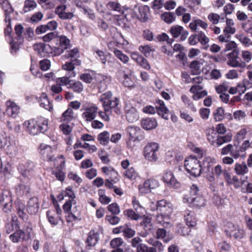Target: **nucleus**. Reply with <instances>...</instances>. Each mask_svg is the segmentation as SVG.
I'll return each instance as SVG.
<instances>
[{
	"label": "nucleus",
	"mask_w": 252,
	"mask_h": 252,
	"mask_svg": "<svg viewBox=\"0 0 252 252\" xmlns=\"http://www.w3.org/2000/svg\"><path fill=\"white\" fill-rule=\"evenodd\" d=\"M23 126L30 134L37 135L47 130L48 120L44 117H38L25 121L23 123Z\"/></svg>",
	"instance_id": "obj_1"
},
{
	"label": "nucleus",
	"mask_w": 252,
	"mask_h": 252,
	"mask_svg": "<svg viewBox=\"0 0 252 252\" xmlns=\"http://www.w3.org/2000/svg\"><path fill=\"white\" fill-rule=\"evenodd\" d=\"M185 167L187 172L193 177H199L201 175V162L194 156H190L185 160Z\"/></svg>",
	"instance_id": "obj_2"
},
{
	"label": "nucleus",
	"mask_w": 252,
	"mask_h": 252,
	"mask_svg": "<svg viewBox=\"0 0 252 252\" xmlns=\"http://www.w3.org/2000/svg\"><path fill=\"white\" fill-rule=\"evenodd\" d=\"M159 145L155 142L149 143L145 146L143 151V156L148 161L156 162L159 155Z\"/></svg>",
	"instance_id": "obj_3"
},
{
	"label": "nucleus",
	"mask_w": 252,
	"mask_h": 252,
	"mask_svg": "<svg viewBox=\"0 0 252 252\" xmlns=\"http://www.w3.org/2000/svg\"><path fill=\"white\" fill-rule=\"evenodd\" d=\"M159 186L160 184L157 180L148 179L146 180L143 184L139 185L138 189L141 194H146L153 192Z\"/></svg>",
	"instance_id": "obj_4"
},
{
	"label": "nucleus",
	"mask_w": 252,
	"mask_h": 252,
	"mask_svg": "<svg viewBox=\"0 0 252 252\" xmlns=\"http://www.w3.org/2000/svg\"><path fill=\"white\" fill-rule=\"evenodd\" d=\"M229 173L225 169L223 168L220 164L215 166L212 172H210L209 174L206 175L207 179L212 183H215L216 179L219 180L220 176L222 175L225 180Z\"/></svg>",
	"instance_id": "obj_5"
},
{
	"label": "nucleus",
	"mask_w": 252,
	"mask_h": 252,
	"mask_svg": "<svg viewBox=\"0 0 252 252\" xmlns=\"http://www.w3.org/2000/svg\"><path fill=\"white\" fill-rule=\"evenodd\" d=\"M157 209L161 214L165 215V219L169 220V217L173 212V205L166 200H161L158 202Z\"/></svg>",
	"instance_id": "obj_6"
},
{
	"label": "nucleus",
	"mask_w": 252,
	"mask_h": 252,
	"mask_svg": "<svg viewBox=\"0 0 252 252\" xmlns=\"http://www.w3.org/2000/svg\"><path fill=\"white\" fill-rule=\"evenodd\" d=\"M38 151L44 160L52 161L55 159L53 149L50 146L41 144L38 148Z\"/></svg>",
	"instance_id": "obj_7"
},
{
	"label": "nucleus",
	"mask_w": 252,
	"mask_h": 252,
	"mask_svg": "<svg viewBox=\"0 0 252 252\" xmlns=\"http://www.w3.org/2000/svg\"><path fill=\"white\" fill-rule=\"evenodd\" d=\"M225 231L228 235L236 239H241L244 236V230L232 223H227Z\"/></svg>",
	"instance_id": "obj_8"
},
{
	"label": "nucleus",
	"mask_w": 252,
	"mask_h": 252,
	"mask_svg": "<svg viewBox=\"0 0 252 252\" xmlns=\"http://www.w3.org/2000/svg\"><path fill=\"white\" fill-rule=\"evenodd\" d=\"M183 200L189 206L196 209L204 207L206 204L205 199L202 195H197L195 197L190 198H183Z\"/></svg>",
	"instance_id": "obj_9"
},
{
	"label": "nucleus",
	"mask_w": 252,
	"mask_h": 252,
	"mask_svg": "<svg viewBox=\"0 0 252 252\" xmlns=\"http://www.w3.org/2000/svg\"><path fill=\"white\" fill-rule=\"evenodd\" d=\"M162 180L168 186L174 189H178L180 187V183L175 178L172 172L170 170H166L164 172Z\"/></svg>",
	"instance_id": "obj_10"
},
{
	"label": "nucleus",
	"mask_w": 252,
	"mask_h": 252,
	"mask_svg": "<svg viewBox=\"0 0 252 252\" xmlns=\"http://www.w3.org/2000/svg\"><path fill=\"white\" fill-rule=\"evenodd\" d=\"M98 108L94 105L85 106L82 114V118L87 122H91L95 119Z\"/></svg>",
	"instance_id": "obj_11"
},
{
	"label": "nucleus",
	"mask_w": 252,
	"mask_h": 252,
	"mask_svg": "<svg viewBox=\"0 0 252 252\" xmlns=\"http://www.w3.org/2000/svg\"><path fill=\"white\" fill-rule=\"evenodd\" d=\"M125 112L126 119L130 123H134L139 119L138 112L134 107L129 104L126 105Z\"/></svg>",
	"instance_id": "obj_12"
},
{
	"label": "nucleus",
	"mask_w": 252,
	"mask_h": 252,
	"mask_svg": "<svg viewBox=\"0 0 252 252\" xmlns=\"http://www.w3.org/2000/svg\"><path fill=\"white\" fill-rule=\"evenodd\" d=\"M170 32L174 38H177L181 35L180 39L182 41L186 40L189 35V32L184 30L183 27L179 25L172 26L170 30Z\"/></svg>",
	"instance_id": "obj_13"
},
{
	"label": "nucleus",
	"mask_w": 252,
	"mask_h": 252,
	"mask_svg": "<svg viewBox=\"0 0 252 252\" xmlns=\"http://www.w3.org/2000/svg\"><path fill=\"white\" fill-rule=\"evenodd\" d=\"M215 162V159L209 156L205 157L201 163V173L204 172L206 176L209 174L213 169V164Z\"/></svg>",
	"instance_id": "obj_14"
},
{
	"label": "nucleus",
	"mask_w": 252,
	"mask_h": 252,
	"mask_svg": "<svg viewBox=\"0 0 252 252\" xmlns=\"http://www.w3.org/2000/svg\"><path fill=\"white\" fill-rule=\"evenodd\" d=\"M238 50H234L227 54L228 60L227 64L230 66L232 67H242L244 66L243 63H240L238 61Z\"/></svg>",
	"instance_id": "obj_15"
},
{
	"label": "nucleus",
	"mask_w": 252,
	"mask_h": 252,
	"mask_svg": "<svg viewBox=\"0 0 252 252\" xmlns=\"http://www.w3.org/2000/svg\"><path fill=\"white\" fill-rule=\"evenodd\" d=\"M203 86L200 85H195L191 86L190 89V92L193 94L192 98L194 100H198L208 94L207 92L203 90Z\"/></svg>",
	"instance_id": "obj_16"
},
{
	"label": "nucleus",
	"mask_w": 252,
	"mask_h": 252,
	"mask_svg": "<svg viewBox=\"0 0 252 252\" xmlns=\"http://www.w3.org/2000/svg\"><path fill=\"white\" fill-rule=\"evenodd\" d=\"M101 171L114 183H116L120 180L118 173L112 167L104 166L101 168Z\"/></svg>",
	"instance_id": "obj_17"
},
{
	"label": "nucleus",
	"mask_w": 252,
	"mask_h": 252,
	"mask_svg": "<svg viewBox=\"0 0 252 252\" xmlns=\"http://www.w3.org/2000/svg\"><path fill=\"white\" fill-rule=\"evenodd\" d=\"M65 212H70L80 218V212L76 205L75 199L66 201L63 206Z\"/></svg>",
	"instance_id": "obj_18"
},
{
	"label": "nucleus",
	"mask_w": 252,
	"mask_h": 252,
	"mask_svg": "<svg viewBox=\"0 0 252 252\" xmlns=\"http://www.w3.org/2000/svg\"><path fill=\"white\" fill-rule=\"evenodd\" d=\"M66 6L65 5H61L56 7L55 12L62 19H70L73 17V13L71 12H66Z\"/></svg>",
	"instance_id": "obj_19"
},
{
	"label": "nucleus",
	"mask_w": 252,
	"mask_h": 252,
	"mask_svg": "<svg viewBox=\"0 0 252 252\" xmlns=\"http://www.w3.org/2000/svg\"><path fill=\"white\" fill-rule=\"evenodd\" d=\"M64 57L66 59L71 58V61L74 62L76 65H80L81 63V61L78 59L80 57V54L79 50L77 48L66 51L64 55Z\"/></svg>",
	"instance_id": "obj_20"
},
{
	"label": "nucleus",
	"mask_w": 252,
	"mask_h": 252,
	"mask_svg": "<svg viewBox=\"0 0 252 252\" xmlns=\"http://www.w3.org/2000/svg\"><path fill=\"white\" fill-rule=\"evenodd\" d=\"M142 127L146 130L155 129L158 126L156 120L153 118H146L141 121Z\"/></svg>",
	"instance_id": "obj_21"
},
{
	"label": "nucleus",
	"mask_w": 252,
	"mask_h": 252,
	"mask_svg": "<svg viewBox=\"0 0 252 252\" xmlns=\"http://www.w3.org/2000/svg\"><path fill=\"white\" fill-rule=\"evenodd\" d=\"M156 110L158 114L165 120L168 119L169 110L165 106L164 102L161 100L157 101Z\"/></svg>",
	"instance_id": "obj_22"
},
{
	"label": "nucleus",
	"mask_w": 252,
	"mask_h": 252,
	"mask_svg": "<svg viewBox=\"0 0 252 252\" xmlns=\"http://www.w3.org/2000/svg\"><path fill=\"white\" fill-rule=\"evenodd\" d=\"M0 203L3 206L4 211L7 213L12 208V198L10 195L0 194Z\"/></svg>",
	"instance_id": "obj_23"
},
{
	"label": "nucleus",
	"mask_w": 252,
	"mask_h": 252,
	"mask_svg": "<svg viewBox=\"0 0 252 252\" xmlns=\"http://www.w3.org/2000/svg\"><path fill=\"white\" fill-rule=\"evenodd\" d=\"M225 180L228 185H233L236 189L240 188L242 185H244L246 182L245 180H241L239 179L236 176L231 177L229 173Z\"/></svg>",
	"instance_id": "obj_24"
},
{
	"label": "nucleus",
	"mask_w": 252,
	"mask_h": 252,
	"mask_svg": "<svg viewBox=\"0 0 252 252\" xmlns=\"http://www.w3.org/2000/svg\"><path fill=\"white\" fill-rule=\"evenodd\" d=\"M138 9L139 14L137 15L138 18L142 22H146L148 20L149 17L150 8L147 5L139 6L137 7L135 6L134 9Z\"/></svg>",
	"instance_id": "obj_25"
},
{
	"label": "nucleus",
	"mask_w": 252,
	"mask_h": 252,
	"mask_svg": "<svg viewBox=\"0 0 252 252\" xmlns=\"http://www.w3.org/2000/svg\"><path fill=\"white\" fill-rule=\"evenodd\" d=\"M75 118L74 113L71 108H68L60 117V122L68 123Z\"/></svg>",
	"instance_id": "obj_26"
},
{
	"label": "nucleus",
	"mask_w": 252,
	"mask_h": 252,
	"mask_svg": "<svg viewBox=\"0 0 252 252\" xmlns=\"http://www.w3.org/2000/svg\"><path fill=\"white\" fill-rule=\"evenodd\" d=\"M95 81H96L97 87L100 90H104L106 88L107 83L109 80V79L102 74H97L94 77Z\"/></svg>",
	"instance_id": "obj_27"
},
{
	"label": "nucleus",
	"mask_w": 252,
	"mask_h": 252,
	"mask_svg": "<svg viewBox=\"0 0 252 252\" xmlns=\"http://www.w3.org/2000/svg\"><path fill=\"white\" fill-rule=\"evenodd\" d=\"M39 208L38 199L32 197L30 199L28 203L27 210L31 214H35L38 212Z\"/></svg>",
	"instance_id": "obj_28"
},
{
	"label": "nucleus",
	"mask_w": 252,
	"mask_h": 252,
	"mask_svg": "<svg viewBox=\"0 0 252 252\" xmlns=\"http://www.w3.org/2000/svg\"><path fill=\"white\" fill-rule=\"evenodd\" d=\"M234 170L236 174L239 176H244L249 172V169L245 162L235 163Z\"/></svg>",
	"instance_id": "obj_29"
},
{
	"label": "nucleus",
	"mask_w": 252,
	"mask_h": 252,
	"mask_svg": "<svg viewBox=\"0 0 252 252\" xmlns=\"http://www.w3.org/2000/svg\"><path fill=\"white\" fill-rule=\"evenodd\" d=\"M33 167V164L32 162H26L19 165L18 169L21 174L25 177L28 176L31 170H32Z\"/></svg>",
	"instance_id": "obj_30"
},
{
	"label": "nucleus",
	"mask_w": 252,
	"mask_h": 252,
	"mask_svg": "<svg viewBox=\"0 0 252 252\" xmlns=\"http://www.w3.org/2000/svg\"><path fill=\"white\" fill-rule=\"evenodd\" d=\"M184 218L187 225L189 227H193L196 224V220L194 213L189 210L184 212Z\"/></svg>",
	"instance_id": "obj_31"
},
{
	"label": "nucleus",
	"mask_w": 252,
	"mask_h": 252,
	"mask_svg": "<svg viewBox=\"0 0 252 252\" xmlns=\"http://www.w3.org/2000/svg\"><path fill=\"white\" fill-rule=\"evenodd\" d=\"M233 145L232 144H228L224 147L221 151V154L222 155H227L230 153L231 156L234 158L236 159L240 156L239 151L236 150L234 151L232 150Z\"/></svg>",
	"instance_id": "obj_32"
},
{
	"label": "nucleus",
	"mask_w": 252,
	"mask_h": 252,
	"mask_svg": "<svg viewBox=\"0 0 252 252\" xmlns=\"http://www.w3.org/2000/svg\"><path fill=\"white\" fill-rule=\"evenodd\" d=\"M119 101L116 98H114L113 99H110L109 103H107L108 110L105 111L107 113H111L112 110H113L116 113L119 114L120 113L121 110L118 107Z\"/></svg>",
	"instance_id": "obj_33"
},
{
	"label": "nucleus",
	"mask_w": 252,
	"mask_h": 252,
	"mask_svg": "<svg viewBox=\"0 0 252 252\" xmlns=\"http://www.w3.org/2000/svg\"><path fill=\"white\" fill-rule=\"evenodd\" d=\"M117 76L121 81H122L124 85L127 87H130L133 85V82L129 77V75L123 73L121 71H119Z\"/></svg>",
	"instance_id": "obj_34"
},
{
	"label": "nucleus",
	"mask_w": 252,
	"mask_h": 252,
	"mask_svg": "<svg viewBox=\"0 0 252 252\" xmlns=\"http://www.w3.org/2000/svg\"><path fill=\"white\" fill-rule=\"evenodd\" d=\"M236 32V28L233 21L230 19H227L226 26L223 30V33L233 34Z\"/></svg>",
	"instance_id": "obj_35"
},
{
	"label": "nucleus",
	"mask_w": 252,
	"mask_h": 252,
	"mask_svg": "<svg viewBox=\"0 0 252 252\" xmlns=\"http://www.w3.org/2000/svg\"><path fill=\"white\" fill-rule=\"evenodd\" d=\"M6 114L12 118L15 117V111H16V104L14 102L11 100H8L6 102Z\"/></svg>",
	"instance_id": "obj_36"
},
{
	"label": "nucleus",
	"mask_w": 252,
	"mask_h": 252,
	"mask_svg": "<svg viewBox=\"0 0 252 252\" xmlns=\"http://www.w3.org/2000/svg\"><path fill=\"white\" fill-rule=\"evenodd\" d=\"M204 62V60L201 59L200 61H194L190 63V68L193 74H196L200 72Z\"/></svg>",
	"instance_id": "obj_37"
},
{
	"label": "nucleus",
	"mask_w": 252,
	"mask_h": 252,
	"mask_svg": "<svg viewBox=\"0 0 252 252\" xmlns=\"http://www.w3.org/2000/svg\"><path fill=\"white\" fill-rule=\"evenodd\" d=\"M68 88L72 89L74 92L81 93L84 90L83 84L79 81H71Z\"/></svg>",
	"instance_id": "obj_38"
},
{
	"label": "nucleus",
	"mask_w": 252,
	"mask_h": 252,
	"mask_svg": "<svg viewBox=\"0 0 252 252\" xmlns=\"http://www.w3.org/2000/svg\"><path fill=\"white\" fill-rule=\"evenodd\" d=\"M112 96V94L110 91L107 92L100 95L99 100L102 102L104 111L108 110V106L107 105V103H109Z\"/></svg>",
	"instance_id": "obj_39"
},
{
	"label": "nucleus",
	"mask_w": 252,
	"mask_h": 252,
	"mask_svg": "<svg viewBox=\"0 0 252 252\" xmlns=\"http://www.w3.org/2000/svg\"><path fill=\"white\" fill-rule=\"evenodd\" d=\"M98 239V234L94 231H91L88 235V238L86 241L87 246L92 247L94 246Z\"/></svg>",
	"instance_id": "obj_40"
},
{
	"label": "nucleus",
	"mask_w": 252,
	"mask_h": 252,
	"mask_svg": "<svg viewBox=\"0 0 252 252\" xmlns=\"http://www.w3.org/2000/svg\"><path fill=\"white\" fill-rule=\"evenodd\" d=\"M25 209V204L21 201H19L17 205V214H18L20 218L23 220L28 219V215L24 211Z\"/></svg>",
	"instance_id": "obj_41"
},
{
	"label": "nucleus",
	"mask_w": 252,
	"mask_h": 252,
	"mask_svg": "<svg viewBox=\"0 0 252 252\" xmlns=\"http://www.w3.org/2000/svg\"><path fill=\"white\" fill-rule=\"evenodd\" d=\"M39 102L40 106L44 109L49 111H51L53 109V107L48 100L46 94H42V96L40 98Z\"/></svg>",
	"instance_id": "obj_42"
},
{
	"label": "nucleus",
	"mask_w": 252,
	"mask_h": 252,
	"mask_svg": "<svg viewBox=\"0 0 252 252\" xmlns=\"http://www.w3.org/2000/svg\"><path fill=\"white\" fill-rule=\"evenodd\" d=\"M127 130L131 140L135 141L138 139L140 132V128L138 126H130Z\"/></svg>",
	"instance_id": "obj_43"
},
{
	"label": "nucleus",
	"mask_w": 252,
	"mask_h": 252,
	"mask_svg": "<svg viewBox=\"0 0 252 252\" xmlns=\"http://www.w3.org/2000/svg\"><path fill=\"white\" fill-rule=\"evenodd\" d=\"M49 222L52 225H56L60 220V217L57 216L55 211H48L46 213Z\"/></svg>",
	"instance_id": "obj_44"
},
{
	"label": "nucleus",
	"mask_w": 252,
	"mask_h": 252,
	"mask_svg": "<svg viewBox=\"0 0 252 252\" xmlns=\"http://www.w3.org/2000/svg\"><path fill=\"white\" fill-rule=\"evenodd\" d=\"M124 214L130 219L135 220L141 219L144 216L137 212H135L132 209L126 210L124 211Z\"/></svg>",
	"instance_id": "obj_45"
},
{
	"label": "nucleus",
	"mask_w": 252,
	"mask_h": 252,
	"mask_svg": "<svg viewBox=\"0 0 252 252\" xmlns=\"http://www.w3.org/2000/svg\"><path fill=\"white\" fill-rule=\"evenodd\" d=\"M160 18L164 22L170 24L175 21L176 17L174 13L172 12H165L162 13Z\"/></svg>",
	"instance_id": "obj_46"
},
{
	"label": "nucleus",
	"mask_w": 252,
	"mask_h": 252,
	"mask_svg": "<svg viewBox=\"0 0 252 252\" xmlns=\"http://www.w3.org/2000/svg\"><path fill=\"white\" fill-rule=\"evenodd\" d=\"M97 139L101 145L106 146L109 143L110 134L108 131H104L98 134Z\"/></svg>",
	"instance_id": "obj_47"
},
{
	"label": "nucleus",
	"mask_w": 252,
	"mask_h": 252,
	"mask_svg": "<svg viewBox=\"0 0 252 252\" xmlns=\"http://www.w3.org/2000/svg\"><path fill=\"white\" fill-rule=\"evenodd\" d=\"M93 51L94 54H96L98 57L97 58H99V59L102 63L105 64L106 63L107 58L109 56V54H105L103 51L96 47L94 48Z\"/></svg>",
	"instance_id": "obj_48"
},
{
	"label": "nucleus",
	"mask_w": 252,
	"mask_h": 252,
	"mask_svg": "<svg viewBox=\"0 0 252 252\" xmlns=\"http://www.w3.org/2000/svg\"><path fill=\"white\" fill-rule=\"evenodd\" d=\"M2 8L5 11V21H8L9 22H10V19L9 16V14L13 12V9L12 8L11 5L8 1H4V3L2 4Z\"/></svg>",
	"instance_id": "obj_49"
},
{
	"label": "nucleus",
	"mask_w": 252,
	"mask_h": 252,
	"mask_svg": "<svg viewBox=\"0 0 252 252\" xmlns=\"http://www.w3.org/2000/svg\"><path fill=\"white\" fill-rule=\"evenodd\" d=\"M125 244L123 239L120 237L113 239L110 243L111 247L115 249L120 248V247L124 246Z\"/></svg>",
	"instance_id": "obj_50"
},
{
	"label": "nucleus",
	"mask_w": 252,
	"mask_h": 252,
	"mask_svg": "<svg viewBox=\"0 0 252 252\" xmlns=\"http://www.w3.org/2000/svg\"><path fill=\"white\" fill-rule=\"evenodd\" d=\"M132 205L135 211L144 216L146 212L145 209L140 204L139 202L135 197H133Z\"/></svg>",
	"instance_id": "obj_51"
},
{
	"label": "nucleus",
	"mask_w": 252,
	"mask_h": 252,
	"mask_svg": "<svg viewBox=\"0 0 252 252\" xmlns=\"http://www.w3.org/2000/svg\"><path fill=\"white\" fill-rule=\"evenodd\" d=\"M50 48V46L49 45H45L43 43L35 44L33 47L34 50L37 52V54L40 56H44L43 53L45 52L47 49Z\"/></svg>",
	"instance_id": "obj_52"
},
{
	"label": "nucleus",
	"mask_w": 252,
	"mask_h": 252,
	"mask_svg": "<svg viewBox=\"0 0 252 252\" xmlns=\"http://www.w3.org/2000/svg\"><path fill=\"white\" fill-rule=\"evenodd\" d=\"M251 85L249 81L247 79H245L242 83L238 85L237 87V92L240 94H243L245 92L246 90L251 87Z\"/></svg>",
	"instance_id": "obj_53"
},
{
	"label": "nucleus",
	"mask_w": 252,
	"mask_h": 252,
	"mask_svg": "<svg viewBox=\"0 0 252 252\" xmlns=\"http://www.w3.org/2000/svg\"><path fill=\"white\" fill-rule=\"evenodd\" d=\"M199 189L198 187L194 184L191 186L190 188V192L189 195H186L183 198H190L195 197L197 195H201L199 192Z\"/></svg>",
	"instance_id": "obj_54"
},
{
	"label": "nucleus",
	"mask_w": 252,
	"mask_h": 252,
	"mask_svg": "<svg viewBox=\"0 0 252 252\" xmlns=\"http://www.w3.org/2000/svg\"><path fill=\"white\" fill-rule=\"evenodd\" d=\"M236 38L245 46L249 47L251 39L243 34H237Z\"/></svg>",
	"instance_id": "obj_55"
},
{
	"label": "nucleus",
	"mask_w": 252,
	"mask_h": 252,
	"mask_svg": "<svg viewBox=\"0 0 252 252\" xmlns=\"http://www.w3.org/2000/svg\"><path fill=\"white\" fill-rule=\"evenodd\" d=\"M106 8L108 10L121 12V7L117 2L110 1L106 4Z\"/></svg>",
	"instance_id": "obj_56"
},
{
	"label": "nucleus",
	"mask_w": 252,
	"mask_h": 252,
	"mask_svg": "<svg viewBox=\"0 0 252 252\" xmlns=\"http://www.w3.org/2000/svg\"><path fill=\"white\" fill-rule=\"evenodd\" d=\"M36 3L33 0H27L25 2L24 11L25 12H28L33 10L36 7Z\"/></svg>",
	"instance_id": "obj_57"
},
{
	"label": "nucleus",
	"mask_w": 252,
	"mask_h": 252,
	"mask_svg": "<svg viewBox=\"0 0 252 252\" xmlns=\"http://www.w3.org/2000/svg\"><path fill=\"white\" fill-rule=\"evenodd\" d=\"M115 57L120 60L123 63L126 64L129 61V57L120 50L115 51L114 53Z\"/></svg>",
	"instance_id": "obj_58"
},
{
	"label": "nucleus",
	"mask_w": 252,
	"mask_h": 252,
	"mask_svg": "<svg viewBox=\"0 0 252 252\" xmlns=\"http://www.w3.org/2000/svg\"><path fill=\"white\" fill-rule=\"evenodd\" d=\"M62 197L60 199H63V196H67L69 198V200H72L75 199L76 197L74 191L70 187L66 188L65 190L62 191Z\"/></svg>",
	"instance_id": "obj_59"
},
{
	"label": "nucleus",
	"mask_w": 252,
	"mask_h": 252,
	"mask_svg": "<svg viewBox=\"0 0 252 252\" xmlns=\"http://www.w3.org/2000/svg\"><path fill=\"white\" fill-rule=\"evenodd\" d=\"M197 37L198 41L202 45L205 46L206 49L209 47L208 44L209 42V38L204 32H200L197 35Z\"/></svg>",
	"instance_id": "obj_60"
},
{
	"label": "nucleus",
	"mask_w": 252,
	"mask_h": 252,
	"mask_svg": "<svg viewBox=\"0 0 252 252\" xmlns=\"http://www.w3.org/2000/svg\"><path fill=\"white\" fill-rule=\"evenodd\" d=\"M70 40L65 36L62 35L60 36V46L64 50H66L70 47Z\"/></svg>",
	"instance_id": "obj_61"
},
{
	"label": "nucleus",
	"mask_w": 252,
	"mask_h": 252,
	"mask_svg": "<svg viewBox=\"0 0 252 252\" xmlns=\"http://www.w3.org/2000/svg\"><path fill=\"white\" fill-rule=\"evenodd\" d=\"M163 4L162 0H154L152 2V8L154 11L155 13L158 14L159 10L162 8Z\"/></svg>",
	"instance_id": "obj_62"
},
{
	"label": "nucleus",
	"mask_w": 252,
	"mask_h": 252,
	"mask_svg": "<svg viewBox=\"0 0 252 252\" xmlns=\"http://www.w3.org/2000/svg\"><path fill=\"white\" fill-rule=\"evenodd\" d=\"M137 252H157V250L154 247H149L146 244H141L136 248Z\"/></svg>",
	"instance_id": "obj_63"
},
{
	"label": "nucleus",
	"mask_w": 252,
	"mask_h": 252,
	"mask_svg": "<svg viewBox=\"0 0 252 252\" xmlns=\"http://www.w3.org/2000/svg\"><path fill=\"white\" fill-rule=\"evenodd\" d=\"M242 28L245 32L249 33L252 37V19L242 24Z\"/></svg>",
	"instance_id": "obj_64"
}]
</instances>
